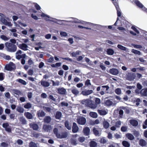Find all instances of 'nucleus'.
<instances>
[{
	"instance_id": "nucleus-28",
	"label": "nucleus",
	"mask_w": 147,
	"mask_h": 147,
	"mask_svg": "<svg viewBox=\"0 0 147 147\" xmlns=\"http://www.w3.org/2000/svg\"><path fill=\"white\" fill-rule=\"evenodd\" d=\"M89 115L91 117L94 118H97L98 116L97 113L94 112H90Z\"/></svg>"
},
{
	"instance_id": "nucleus-61",
	"label": "nucleus",
	"mask_w": 147,
	"mask_h": 147,
	"mask_svg": "<svg viewBox=\"0 0 147 147\" xmlns=\"http://www.w3.org/2000/svg\"><path fill=\"white\" fill-rule=\"evenodd\" d=\"M127 127H122L121 128V130L122 131L125 132L127 130Z\"/></svg>"
},
{
	"instance_id": "nucleus-15",
	"label": "nucleus",
	"mask_w": 147,
	"mask_h": 147,
	"mask_svg": "<svg viewBox=\"0 0 147 147\" xmlns=\"http://www.w3.org/2000/svg\"><path fill=\"white\" fill-rule=\"evenodd\" d=\"M114 5L115 6L116 8L117 11V14L118 17H120L121 16V12L120 9L119 8L117 3H114Z\"/></svg>"
},
{
	"instance_id": "nucleus-18",
	"label": "nucleus",
	"mask_w": 147,
	"mask_h": 147,
	"mask_svg": "<svg viewBox=\"0 0 147 147\" xmlns=\"http://www.w3.org/2000/svg\"><path fill=\"white\" fill-rule=\"evenodd\" d=\"M98 112L101 115H106L107 113V112L106 110L104 109L98 110Z\"/></svg>"
},
{
	"instance_id": "nucleus-25",
	"label": "nucleus",
	"mask_w": 147,
	"mask_h": 147,
	"mask_svg": "<svg viewBox=\"0 0 147 147\" xmlns=\"http://www.w3.org/2000/svg\"><path fill=\"white\" fill-rule=\"evenodd\" d=\"M126 137L130 140H132L134 139V136L131 134L127 133L126 134Z\"/></svg>"
},
{
	"instance_id": "nucleus-20",
	"label": "nucleus",
	"mask_w": 147,
	"mask_h": 147,
	"mask_svg": "<svg viewBox=\"0 0 147 147\" xmlns=\"http://www.w3.org/2000/svg\"><path fill=\"white\" fill-rule=\"evenodd\" d=\"M26 56L25 54H23L22 55H16V58L18 60L20 59L21 58H25Z\"/></svg>"
},
{
	"instance_id": "nucleus-60",
	"label": "nucleus",
	"mask_w": 147,
	"mask_h": 147,
	"mask_svg": "<svg viewBox=\"0 0 147 147\" xmlns=\"http://www.w3.org/2000/svg\"><path fill=\"white\" fill-rule=\"evenodd\" d=\"M9 126V124L7 123H5L3 124L2 126L3 127L5 128V129L7 127Z\"/></svg>"
},
{
	"instance_id": "nucleus-62",
	"label": "nucleus",
	"mask_w": 147,
	"mask_h": 147,
	"mask_svg": "<svg viewBox=\"0 0 147 147\" xmlns=\"http://www.w3.org/2000/svg\"><path fill=\"white\" fill-rule=\"evenodd\" d=\"M60 34L61 36H67V34L65 32H61Z\"/></svg>"
},
{
	"instance_id": "nucleus-48",
	"label": "nucleus",
	"mask_w": 147,
	"mask_h": 147,
	"mask_svg": "<svg viewBox=\"0 0 147 147\" xmlns=\"http://www.w3.org/2000/svg\"><path fill=\"white\" fill-rule=\"evenodd\" d=\"M108 147H119V146L118 144L113 143L109 145Z\"/></svg>"
},
{
	"instance_id": "nucleus-40",
	"label": "nucleus",
	"mask_w": 147,
	"mask_h": 147,
	"mask_svg": "<svg viewBox=\"0 0 147 147\" xmlns=\"http://www.w3.org/2000/svg\"><path fill=\"white\" fill-rule=\"evenodd\" d=\"M0 38H1L3 40L5 41H7L8 40L9 38V37H7L5 36L4 35H1V36Z\"/></svg>"
},
{
	"instance_id": "nucleus-26",
	"label": "nucleus",
	"mask_w": 147,
	"mask_h": 147,
	"mask_svg": "<svg viewBox=\"0 0 147 147\" xmlns=\"http://www.w3.org/2000/svg\"><path fill=\"white\" fill-rule=\"evenodd\" d=\"M103 125L104 127L106 129L109 127V124L107 121L104 120L103 122Z\"/></svg>"
},
{
	"instance_id": "nucleus-3",
	"label": "nucleus",
	"mask_w": 147,
	"mask_h": 147,
	"mask_svg": "<svg viewBox=\"0 0 147 147\" xmlns=\"http://www.w3.org/2000/svg\"><path fill=\"white\" fill-rule=\"evenodd\" d=\"M15 68V64L12 62H11L9 64L6 65L5 68L6 70L9 71L14 70Z\"/></svg>"
},
{
	"instance_id": "nucleus-47",
	"label": "nucleus",
	"mask_w": 147,
	"mask_h": 147,
	"mask_svg": "<svg viewBox=\"0 0 147 147\" xmlns=\"http://www.w3.org/2000/svg\"><path fill=\"white\" fill-rule=\"evenodd\" d=\"M18 82L19 83H21V84H23L24 85H25L26 84V82L22 79H19L18 80Z\"/></svg>"
},
{
	"instance_id": "nucleus-36",
	"label": "nucleus",
	"mask_w": 147,
	"mask_h": 147,
	"mask_svg": "<svg viewBox=\"0 0 147 147\" xmlns=\"http://www.w3.org/2000/svg\"><path fill=\"white\" fill-rule=\"evenodd\" d=\"M99 142L100 143L104 144L107 142V140L105 138L102 137L100 138Z\"/></svg>"
},
{
	"instance_id": "nucleus-54",
	"label": "nucleus",
	"mask_w": 147,
	"mask_h": 147,
	"mask_svg": "<svg viewBox=\"0 0 147 147\" xmlns=\"http://www.w3.org/2000/svg\"><path fill=\"white\" fill-rule=\"evenodd\" d=\"M121 125V123L120 121H118L115 123V126L119 128L120 127Z\"/></svg>"
},
{
	"instance_id": "nucleus-4",
	"label": "nucleus",
	"mask_w": 147,
	"mask_h": 147,
	"mask_svg": "<svg viewBox=\"0 0 147 147\" xmlns=\"http://www.w3.org/2000/svg\"><path fill=\"white\" fill-rule=\"evenodd\" d=\"M77 120L78 123L82 125L85 124L86 122V119L83 117H79V118Z\"/></svg>"
},
{
	"instance_id": "nucleus-29",
	"label": "nucleus",
	"mask_w": 147,
	"mask_h": 147,
	"mask_svg": "<svg viewBox=\"0 0 147 147\" xmlns=\"http://www.w3.org/2000/svg\"><path fill=\"white\" fill-rule=\"evenodd\" d=\"M139 144L142 146H144L146 145V141L143 139L140 140L139 141Z\"/></svg>"
},
{
	"instance_id": "nucleus-63",
	"label": "nucleus",
	"mask_w": 147,
	"mask_h": 147,
	"mask_svg": "<svg viewBox=\"0 0 147 147\" xmlns=\"http://www.w3.org/2000/svg\"><path fill=\"white\" fill-rule=\"evenodd\" d=\"M45 115V113L44 112L41 111L38 114L39 117H43Z\"/></svg>"
},
{
	"instance_id": "nucleus-53",
	"label": "nucleus",
	"mask_w": 147,
	"mask_h": 147,
	"mask_svg": "<svg viewBox=\"0 0 147 147\" xmlns=\"http://www.w3.org/2000/svg\"><path fill=\"white\" fill-rule=\"evenodd\" d=\"M65 125L66 127H67L68 129L69 130L71 129V125H69L68 122L67 121H66L65 122Z\"/></svg>"
},
{
	"instance_id": "nucleus-50",
	"label": "nucleus",
	"mask_w": 147,
	"mask_h": 147,
	"mask_svg": "<svg viewBox=\"0 0 147 147\" xmlns=\"http://www.w3.org/2000/svg\"><path fill=\"white\" fill-rule=\"evenodd\" d=\"M97 105L96 104H91L89 105V107L90 108L92 109H95L97 107Z\"/></svg>"
},
{
	"instance_id": "nucleus-31",
	"label": "nucleus",
	"mask_w": 147,
	"mask_h": 147,
	"mask_svg": "<svg viewBox=\"0 0 147 147\" xmlns=\"http://www.w3.org/2000/svg\"><path fill=\"white\" fill-rule=\"evenodd\" d=\"M41 84L42 86L45 87H48L49 86V83L46 81H42Z\"/></svg>"
},
{
	"instance_id": "nucleus-9",
	"label": "nucleus",
	"mask_w": 147,
	"mask_h": 147,
	"mask_svg": "<svg viewBox=\"0 0 147 147\" xmlns=\"http://www.w3.org/2000/svg\"><path fill=\"white\" fill-rule=\"evenodd\" d=\"M19 47L21 49L24 51H27L28 50V47L27 45L24 43H22L19 45Z\"/></svg>"
},
{
	"instance_id": "nucleus-22",
	"label": "nucleus",
	"mask_w": 147,
	"mask_h": 147,
	"mask_svg": "<svg viewBox=\"0 0 147 147\" xmlns=\"http://www.w3.org/2000/svg\"><path fill=\"white\" fill-rule=\"evenodd\" d=\"M68 135L67 133H64L61 135L60 134L59 136H57V138H66Z\"/></svg>"
},
{
	"instance_id": "nucleus-13",
	"label": "nucleus",
	"mask_w": 147,
	"mask_h": 147,
	"mask_svg": "<svg viewBox=\"0 0 147 147\" xmlns=\"http://www.w3.org/2000/svg\"><path fill=\"white\" fill-rule=\"evenodd\" d=\"M130 124L134 126H137L138 124V122L135 119H131L129 121Z\"/></svg>"
},
{
	"instance_id": "nucleus-2",
	"label": "nucleus",
	"mask_w": 147,
	"mask_h": 147,
	"mask_svg": "<svg viewBox=\"0 0 147 147\" xmlns=\"http://www.w3.org/2000/svg\"><path fill=\"white\" fill-rule=\"evenodd\" d=\"M40 11H38V13H37L38 16L39 17L40 16L41 17L44 18L45 19H46L47 21L50 20L54 22H57V21H59V20H57L56 19H53L50 17L49 16L41 12L40 10Z\"/></svg>"
},
{
	"instance_id": "nucleus-6",
	"label": "nucleus",
	"mask_w": 147,
	"mask_h": 147,
	"mask_svg": "<svg viewBox=\"0 0 147 147\" xmlns=\"http://www.w3.org/2000/svg\"><path fill=\"white\" fill-rule=\"evenodd\" d=\"M82 132L85 136H88L90 134V129L89 127H86L83 129Z\"/></svg>"
},
{
	"instance_id": "nucleus-44",
	"label": "nucleus",
	"mask_w": 147,
	"mask_h": 147,
	"mask_svg": "<svg viewBox=\"0 0 147 147\" xmlns=\"http://www.w3.org/2000/svg\"><path fill=\"white\" fill-rule=\"evenodd\" d=\"M105 104L107 106H110L112 104L113 102L109 100H107L105 101Z\"/></svg>"
},
{
	"instance_id": "nucleus-14",
	"label": "nucleus",
	"mask_w": 147,
	"mask_h": 147,
	"mask_svg": "<svg viewBox=\"0 0 147 147\" xmlns=\"http://www.w3.org/2000/svg\"><path fill=\"white\" fill-rule=\"evenodd\" d=\"M78 130V127L77 125L75 123H73L72 127V131L74 133H76L77 132Z\"/></svg>"
},
{
	"instance_id": "nucleus-27",
	"label": "nucleus",
	"mask_w": 147,
	"mask_h": 147,
	"mask_svg": "<svg viewBox=\"0 0 147 147\" xmlns=\"http://www.w3.org/2000/svg\"><path fill=\"white\" fill-rule=\"evenodd\" d=\"M72 92L75 95H77L79 93V91L76 88H73L71 90Z\"/></svg>"
},
{
	"instance_id": "nucleus-19",
	"label": "nucleus",
	"mask_w": 147,
	"mask_h": 147,
	"mask_svg": "<svg viewBox=\"0 0 147 147\" xmlns=\"http://www.w3.org/2000/svg\"><path fill=\"white\" fill-rule=\"evenodd\" d=\"M29 126L30 127L32 128L34 130H37V124L32 122L29 124Z\"/></svg>"
},
{
	"instance_id": "nucleus-8",
	"label": "nucleus",
	"mask_w": 147,
	"mask_h": 147,
	"mask_svg": "<svg viewBox=\"0 0 147 147\" xmlns=\"http://www.w3.org/2000/svg\"><path fill=\"white\" fill-rule=\"evenodd\" d=\"M52 128V127L51 126L48 125H44L43 126V129L46 131L50 132Z\"/></svg>"
},
{
	"instance_id": "nucleus-7",
	"label": "nucleus",
	"mask_w": 147,
	"mask_h": 147,
	"mask_svg": "<svg viewBox=\"0 0 147 147\" xmlns=\"http://www.w3.org/2000/svg\"><path fill=\"white\" fill-rule=\"evenodd\" d=\"M70 22H74L75 23H81L85 25H89L90 24V23H87L82 21H80L76 18L74 19V20H71Z\"/></svg>"
},
{
	"instance_id": "nucleus-39",
	"label": "nucleus",
	"mask_w": 147,
	"mask_h": 147,
	"mask_svg": "<svg viewBox=\"0 0 147 147\" xmlns=\"http://www.w3.org/2000/svg\"><path fill=\"white\" fill-rule=\"evenodd\" d=\"M115 93L118 95L121 94V91L120 88H118L115 90Z\"/></svg>"
},
{
	"instance_id": "nucleus-30",
	"label": "nucleus",
	"mask_w": 147,
	"mask_h": 147,
	"mask_svg": "<svg viewBox=\"0 0 147 147\" xmlns=\"http://www.w3.org/2000/svg\"><path fill=\"white\" fill-rule=\"evenodd\" d=\"M122 145L125 147H129L130 145L129 143L127 141H124L122 142Z\"/></svg>"
},
{
	"instance_id": "nucleus-16",
	"label": "nucleus",
	"mask_w": 147,
	"mask_h": 147,
	"mask_svg": "<svg viewBox=\"0 0 147 147\" xmlns=\"http://www.w3.org/2000/svg\"><path fill=\"white\" fill-rule=\"evenodd\" d=\"M24 115L28 119H31L33 117L32 115L28 112L25 113Z\"/></svg>"
},
{
	"instance_id": "nucleus-49",
	"label": "nucleus",
	"mask_w": 147,
	"mask_h": 147,
	"mask_svg": "<svg viewBox=\"0 0 147 147\" xmlns=\"http://www.w3.org/2000/svg\"><path fill=\"white\" fill-rule=\"evenodd\" d=\"M5 74L3 73H0V80H3L5 78Z\"/></svg>"
},
{
	"instance_id": "nucleus-32",
	"label": "nucleus",
	"mask_w": 147,
	"mask_h": 147,
	"mask_svg": "<svg viewBox=\"0 0 147 147\" xmlns=\"http://www.w3.org/2000/svg\"><path fill=\"white\" fill-rule=\"evenodd\" d=\"M117 47L119 49L121 50L127 51V49L125 47L120 45H118Z\"/></svg>"
},
{
	"instance_id": "nucleus-17",
	"label": "nucleus",
	"mask_w": 147,
	"mask_h": 147,
	"mask_svg": "<svg viewBox=\"0 0 147 147\" xmlns=\"http://www.w3.org/2000/svg\"><path fill=\"white\" fill-rule=\"evenodd\" d=\"M93 131L94 134L96 136H99L100 135L101 133L97 129L94 127L93 128Z\"/></svg>"
},
{
	"instance_id": "nucleus-57",
	"label": "nucleus",
	"mask_w": 147,
	"mask_h": 147,
	"mask_svg": "<svg viewBox=\"0 0 147 147\" xmlns=\"http://www.w3.org/2000/svg\"><path fill=\"white\" fill-rule=\"evenodd\" d=\"M85 138L84 137H82L79 138L78 139V140L80 142H82L84 141Z\"/></svg>"
},
{
	"instance_id": "nucleus-41",
	"label": "nucleus",
	"mask_w": 147,
	"mask_h": 147,
	"mask_svg": "<svg viewBox=\"0 0 147 147\" xmlns=\"http://www.w3.org/2000/svg\"><path fill=\"white\" fill-rule=\"evenodd\" d=\"M80 52V51H77L76 52H73L71 54L72 56L73 57H76L77 55H79Z\"/></svg>"
},
{
	"instance_id": "nucleus-56",
	"label": "nucleus",
	"mask_w": 147,
	"mask_h": 147,
	"mask_svg": "<svg viewBox=\"0 0 147 147\" xmlns=\"http://www.w3.org/2000/svg\"><path fill=\"white\" fill-rule=\"evenodd\" d=\"M85 84L87 86L90 85L91 84L90 82V80L88 79L85 82Z\"/></svg>"
},
{
	"instance_id": "nucleus-64",
	"label": "nucleus",
	"mask_w": 147,
	"mask_h": 147,
	"mask_svg": "<svg viewBox=\"0 0 147 147\" xmlns=\"http://www.w3.org/2000/svg\"><path fill=\"white\" fill-rule=\"evenodd\" d=\"M51 36V35L50 34H46L45 36V38L47 39H50Z\"/></svg>"
},
{
	"instance_id": "nucleus-42",
	"label": "nucleus",
	"mask_w": 147,
	"mask_h": 147,
	"mask_svg": "<svg viewBox=\"0 0 147 147\" xmlns=\"http://www.w3.org/2000/svg\"><path fill=\"white\" fill-rule=\"evenodd\" d=\"M29 147H37L36 144L32 141L29 143Z\"/></svg>"
},
{
	"instance_id": "nucleus-34",
	"label": "nucleus",
	"mask_w": 147,
	"mask_h": 147,
	"mask_svg": "<svg viewBox=\"0 0 147 147\" xmlns=\"http://www.w3.org/2000/svg\"><path fill=\"white\" fill-rule=\"evenodd\" d=\"M107 54L110 55H113L114 53V51L110 49H107Z\"/></svg>"
},
{
	"instance_id": "nucleus-46",
	"label": "nucleus",
	"mask_w": 147,
	"mask_h": 147,
	"mask_svg": "<svg viewBox=\"0 0 147 147\" xmlns=\"http://www.w3.org/2000/svg\"><path fill=\"white\" fill-rule=\"evenodd\" d=\"M61 115V113L59 112H57L56 115V118L57 119H59L60 118Z\"/></svg>"
},
{
	"instance_id": "nucleus-43",
	"label": "nucleus",
	"mask_w": 147,
	"mask_h": 147,
	"mask_svg": "<svg viewBox=\"0 0 147 147\" xmlns=\"http://www.w3.org/2000/svg\"><path fill=\"white\" fill-rule=\"evenodd\" d=\"M51 120V118L49 116L46 117H45L44 121L45 122L48 123H49Z\"/></svg>"
},
{
	"instance_id": "nucleus-12",
	"label": "nucleus",
	"mask_w": 147,
	"mask_h": 147,
	"mask_svg": "<svg viewBox=\"0 0 147 147\" xmlns=\"http://www.w3.org/2000/svg\"><path fill=\"white\" fill-rule=\"evenodd\" d=\"M1 21L5 25H8V26H12L10 22L7 21L4 18H2L1 19Z\"/></svg>"
},
{
	"instance_id": "nucleus-1",
	"label": "nucleus",
	"mask_w": 147,
	"mask_h": 147,
	"mask_svg": "<svg viewBox=\"0 0 147 147\" xmlns=\"http://www.w3.org/2000/svg\"><path fill=\"white\" fill-rule=\"evenodd\" d=\"M5 45L7 50L10 52H14L17 50V47L15 44L9 42H6Z\"/></svg>"
},
{
	"instance_id": "nucleus-33",
	"label": "nucleus",
	"mask_w": 147,
	"mask_h": 147,
	"mask_svg": "<svg viewBox=\"0 0 147 147\" xmlns=\"http://www.w3.org/2000/svg\"><path fill=\"white\" fill-rule=\"evenodd\" d=\"M89 102L90 100L88 99H84L82 101V103L86 106H88Z\"/></svg>"
},
{
	"instance_id": "nucleus-24",
	"label": "nucleus",
	"mask_w": 147,
	"mask_h": 147,
	"mask_svg": "<svg viewBox=\"0 0 147 147\" xmlns=\"http://www.w3.org/2000/svg\"><path fill=\"white\" fill-rule=\"evenodd\" d=\"M141 94L144 96H147V89H143L140 91Z\"/></svg>"
},
{
	"instance_id": "nucleus-59",
	"label": "nucleus",
	"mask_w": 147,
	"mask_h": 147,
	"mask_svg": "<svg viewBox=\"0 0 147 147\" xmlns=\"http://www.w3.org/2000/svg\"><path fill=\"white\" fill-rule=\"evenodd\" d=\"M1 145L3 147H7L8 146V144L5 142H3L1 143Z\"/></svg>"
},
{
	"instance_id": "nucleus-51",
	"label": "nucleus",
	"mask_w": 147,
	"mask_h": 147,
	"mask_svg": "<svg viewBox=\"0 0 147 147\" xmlns=\"http://www.w3.org/2000/svg\"><path fill=\"white\" fill-rule=\"evenodd\" d=\"M71 143L73 145H75L77 144V142L76 139H72L71 140Z\"/></svg>"
},
{
	"instance_id": "nucleus-45",
	"label": "nucleus",
	"mask_w": 147,
	"mask_h": 147,
	"mask_svg": "<svg viewBox=\"0 0 147 147\" xmlns=\"http://www.w3.org/2000/svg\"><path fill=\"white\" fill-rule=\"evenodd\" d=\"M17 110L20 113H23L24 111V109L21 107H18L17 109Z\"/></svg>"
},
{
	"instance_id": "nucleus-38",
	"label": "nucleus",
	"mask_w": 147,
	"mask_h": 147,
	"mask_svg": "<svg viewBox=\"0 0 147 147\" xmlns=\"http://www.w3.org/2000/svg\"><path fill=\"white\" fill-rule=\"evenodd\" d=\"M97 145V143L94 141H92L90 143V147H95Z\"/></svg>"
},
{
	"instance_id": "nucleus-11",
	"label": "nucleus",
	"mask_w": 147,
	"mask_h": 147,
	"mask_svg": "<svg viewBox=\"0 0 147 147\" xmlns=\"http://www.w3.org/2000/svg\"><path fill=\"white\" fill-rule=\"evenodd\" d=\"M93 92V90H88L83 91L82 92V94L84 95H88Z\"/></svg>"
},
{
	"instance_id": "nucleus-37",
	"label": "nucleus",
	"mask_w": 147,
	"mask_h": 147,
	"mask_svg": "<svg viewBox=\"0 0 147 147\" xmlns=\"http://www.w3.org/2000/svg\"><path fill=\"white\" fill-rule=\"evenodd\" d=\"M131 52L136 54H138L139 55H141V53L140 51L134 49H132V50Z\"/></svg>"
},
{
	"instance_id": "nucleus-58",
	"label": "nucleus",
	"mask_w": 147,
	"mask_h": 147,
	"mask_svg": "<svg viewBox=\"0 0 147 147\" xmlns=\"http://www.w3.org/2000/svg\"><path fill=\"white\" fill-rule=\"evenodd\" d=\"M133 134L135 136L137 137L139 136L140 135L139 133L136 131H134L133 132Z\"/></svg>"
},
{
	"instance_id": "nucleus-5",
	"label": "nucleus",
	"mask_w": 147,
	"mask_h": 147,
	"mask_svg": "<svg viewBox=\"0 0 147 147\" xmlns=\"http://www.w3.org/2000/svg\"><path fill=\"white\" fill-rule=\"evenodd\" d=\"M135 3L139 7L142 8V9L147 12V9L144 7L143 5L139 1H135Z\"/></svg>"
},
{
	"instance_id": "nucleus-52",
	"label": "nucleus",
	"mask_w": 147,
	"mask_h": 147,
	"mask_svg": "<svg viewBox=\"0 0 147 147\" xmlns=\"http://www.w3.org/2000/svg\"><path fill=\"white\" fill-rule=\"evenodd\" d=\"M58 130L57 128H55L53 130L54 134H55L57 138V136H59L60 134L58 133Z\"/></svg>"
},
{
	"instance_id": "nucleus-23",
	"label": "nucleus",
	"mask_w": 147,
	"mask_h": 147,
	"mask_svg": "<svg viewBox=\"0 0 147 147\" xmlns=\"http://www.w3.org/2000/svg\"><path fill=\"white\" fill-rule=\"evenodd\" d=\"M58 93L61 94H64L66 92V90L63 88H59L58 90Z\"/></svg>"
},
{
	"instance_id": "nucleus-10",
	"label": "nucleus",
	"mask_w": 147,
	"mask_h": 147,
	"mask_svg": "<svg viewBox=\"0 0 147 147\" xmlns=\"http://www.w3.org/2000/svg\"><path fill=\"white\" fill-rule=\"evenodd\" d=\"M109 72L113 75H116L118 74L119 71L116 69L113 68L110 69Z\"/></svg>"
},
{
	"instance_id": "nucleus-55",
	"label": "nucleus",
	"mask_w": 147,
	"mask_h": 147,
	"mask_svg": "<svg viewBox=\"0 0 147 147\" xmlns=\"http://www.w3.org/2000/svg\"><path fill=\"white\" fill-rule=\"evenodd\" d=\"M95 104H96V105L99 104L100 102V99L98 98H95Z\"/></svg>"
},
{
	"instance_id": "nucleus-35",
	"label": "nucleus",
	"mask_w": 147,
	"mask_h": 147,
	"mask_svg": "<svg viewBox=\"0 0 147 147\" xmlns=\"http://www.w3.org/2000/svg\"><path fill=\"white\" fill-rule=\"evenodd\" d=\"M32 107V105L29 102L27 103L24 106V107L26 109H29Z\"/></svg>"
},
{
	"instance_id": "nucleus-21",
	"label": "nucleus",
	"mask_w": 147,
	"mask_h": 147,
	"mask_svg": "<svg viewBox=\"0 0 147 147\" xmlns=\"http://www.w3.org/2000/svg\"><path fill=\"white\" fill-rule=\"evenodd\" d=\"M20 121L23 125H26L27 124V121L23 117H21L19 119Z\"/></svg>"
}]
</instances>
